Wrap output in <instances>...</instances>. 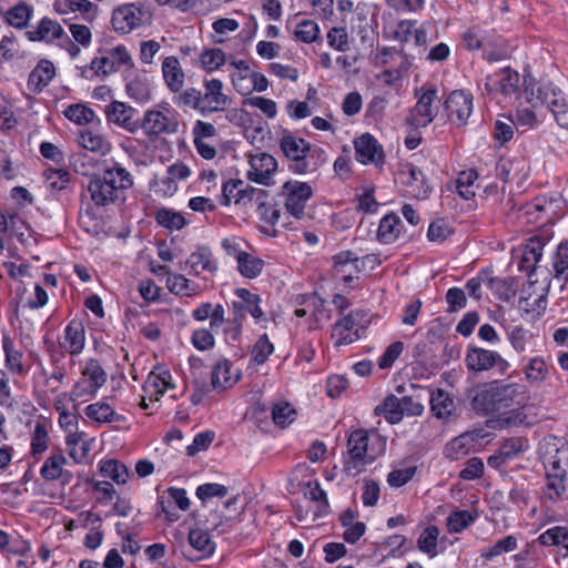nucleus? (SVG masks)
<instances>
[{
	"mask_svg": "<svg viewBox=\"0 0 568 568\" xmlns=\"http://www.w3.org/2000/svg\"><path fill=\"white\" fill-rule=\"evenodd\" d=\"M109 72L121 71L124 79L135 73L133 60L124 45H118L109 51Z\"/></svg>",
	"mask_w": 568,
	"mask_h": 568,
	"instance_id": "obj_31",
	"label": "nucleus"
},
{
	"mask_svg": "<svg viewBox=\"0 0 568 568\" xmlns=\"http://www.w3.org/2000/svg\"><path fill=\"white\" fill-rule=\"evenodd\" d=\"M365 315L361 311H352L343 318L338 320L332 328V339L334 346L339 347L348 345L359 339V333L356 328Z\"/></svg>",
	"mask_w": 568,
	"mask_h": 568,
	"instance_id": "obj_12",
	"label": "nucleus"
},
{
	"mask_svg": "<svg viewBox=\"0 0 568 568\" xmlns=\"http://www.w3.org/2000/svg\"><path fill=\"white\" fill-rule=\"evenodd\" d=\"M161 72L165 87L171 93H178L184 88L185 72L175 55L163 58Z\"/></svg>",
	"mask_w": 568,
	"mask_h": 568,
	"instance_id": "obj_18",
	"label": "nucleus"
},
{
	"mask_svg": "<svg viewBox=\"0 0 568 568\" xmlns=\"http://www.w3.org/2000/svg\"><path fill=\"white\" fill-rule=\"evenodd\" d=\"M464 45L467 50H479L488 41V31L479 27H471L463 34Z\"/></svg>",
	"mask_w": 568,
	"mask_h": 568,
	"instance_id": "obj_60",
	"label": "nucleus"
},
{
	"mask_svg": "<svg viewBox=\"0 0 568 568\" xmlns=\"http://www.w3.org/2000/svg\"><path fill=\"white\" fill-rule=\"evenodd\" d=\"M141 126L144 133L151 136L173 133L176 131L178 123L159 110H149L143 116Z\"/></svg>",
	"mask_w": 568,
	"mask_h": 568,
	"instance_id": "obj_22",
	"label": "nucleus"
},
{
	"mask_svg": "<svg viewBox=\"0 0 568 568\" xmlns=\"http://www.w3.org/2000/svg\"><path fill=\"white\" fill-rule=\"evenodd\" d=\"M477 515H473L468 510H455L447 517L448 531L459 534L475 523Z\"/></svg>",
	"mask_w": 568,
	"mask_h": 568,
	"instance_id": "obj_52",
	"label": "nucleus"
},
{
	"mask_svg": "<svg viewBox=\"0 0 568 568\" xmlns=\"http://www.w3.org/2000/svg\"><path fill=\"white\" fill-rule=\"evenodd\" d=\"M173 387L174 384L172 383L170 371L156 367L148 375L143 390L151 400H159L169 388Z\"/></svg>",
	"mask_w": 568,
	"mask_h": 568,
	"instance_id": "obj_23",
	"label": "nucleus"
},
{
	"mask_svg": "<svg viewBox=\"0 0 568 568\" xmlns=\"http://www.w3.org/2000/svg\"><path fill=\"white\" fill-rule=\"evenodd\" d=\"M105 184L106 170H103V175H94L90 180L88 191L91 194L94 206H88L80 216V224L83 230L97 237H103L106 234V222L103 215L99 213L106 203Z\"/></svg>",
	"mask_w": 568,
	"mask_h": 568,
	"instance_id": "obj_5",
	"label": "nucleus"
},
{
	"mask_svg": "<svg viewBox=\"0 0 568 568\" xmlns=\"http://www.w3.org/2000/svg\"><path fill=\"white\" fill-rule=\"evenodd\" d=\"M548 367L542 357L536 356L529 359L526 368L525 376L529 383H541L546 379Z\"/></svg>",
	"mask_w": 568,
	"mask_h": 568,
	"instance_id": "obj_58",
	"label": "nucleus"
},
{
	"mask_svg": "<svg viewBox=\"0 0 568 568\" xmlns=\"http://www.w3.org/2000/svg\"><path fill=\"white\" fill-rule=\"evenodd\" d=\"M84 379L75 385L77 395L95 394L106 382L105 372L101 364L93 358L87 361L83 371Z\"/></svg>",
	"mask_w": 568,
	"mask_h": 568,
	"instance_id": "obj_16",
	"label": "nucleus"
},
{
	"mask_svg": "<svg viewBox=\"0 0 568 568\" xmlns=\"http://www.w3.org/2000/svg\"><path fill=\"white\" fill-rule=\"evenodd\" d=\"M132 184V176L125 169L118 166V164L109 168V202L123 203L125 192Z\"/></svg>",
	"mask_w": 568,
	"mask_h": 568,
	"instance_id": "obj_19",
	"label": "nucleus"
},
{
	"mask_svg": "<svg viewBox=\"0 0 568 568\" xmlns=\"http://www.w3.org/2000/svg\"><path fill=\"white\" fill-rule=\"evenodd\" d=\"M155 221L159 225L169 230H181L185 226V217L171 209H159L155 213Z\"/></svg>",
	"mask_w": 568,
	"mask_h": 568,
	"instance_id": "obj_51",
	"label": "nucleus"
},
{
	"mask_svg": "<svg viewBox=\"0 0 568 568\" xmlns=\"http://www.w3.org/2000/svg\"><path fill=\"white\" fill-rule=\"evenodd\" d=\"M551 273L555 278L568 283V241L561 242L552 254Z\"/></svg>",
	"mask_w": 568,
	"mask_h": 568,
	"instance_id": "obj_39",
	"label": "nucleus"
},
{
	"mask_svg": "<svg viewBox=\"0 0 568 568\" xmlns=\"http://www.w3.org/2000/svg\"><path fill=\"white\" fill-rule=\"evenodd\" d=\"M55 75L53 63L47 59L40 60L30 72L27 87L29 91L38 94L47 88Z\"/></svg>",
	"mask_w": 568,
	"mask_h": 568,
	"instance_id": "obj_25",
	"label": "nucleus"
},
{
	"mask_svg": "<svg viewBox=\"0 0 568 568\" xmlns=\"http://www.w3.org/2000/svg\"><path fill=\"white\" fill-rule=\"evenodd\" d=\"M204 92H201L202 108L213 112L224 111L232 102L231 98L223 93V82L219 79L204 80Z\"/></svg>",
	"mask_w": 568,
	"mask_h": 568,
	"instance_id": "obj_13",
	"label": "nucleus"
},
{
	"mask_svg": "<svg viewBox=\"0 0 568 568\" xmlns=\"http://www.w3.org/2000/svg\"><path fill=\"white\" fill-rule=\"evenodd\" d=\"M478 179V173L474 169L462 171L456 180L457 193L465 200L475 196L474 183Z\"/></svg>",
	"mask_w": 568,
	"mask_h": 568,
	"instance_id": "obj_55",
	"label": "nucleus"
},
{
	"mask_svg": "<svg viewBox=\"0 0 568 568\" xmlns=\"http://www.w3.org/2000/svg\"><path fill=\"white\" fill-rule=\"evenodd\" d=\"M495 351L469 346L465 357V364L468 371L485 372L494 367Z\"/></svg>",
	"mask_w": 568,
	"mask_h": 568,
	"instance_id": "obj_30",
	"label": "nucleus"
},
{
	"mask_svg": "<svg viewBox=\"0 0 568 568\" xmlns=\"http://www.w3.org/2000/svg\"><path fill=\"white\" fill-rule=\"evenodd\" d=\"M65 463V457L62 454L50 456L40 469L41 476L45 480H55L62 474V467Z\"/></svg>",
	"mask_w": 568,
	"mask_h": 568,
	"instance_id": "obj_59",
	"label": "nucleus"
},
{
	"mask_svg": "<svg viewBox=\"0 0 568 568\" xmlns=\"http://www.w3.org/2000/svg\"><path fill=\"white\" fill-rule=\"evenodd\" d=\"M496 78L499 92L503 95H510L517 92L520 80V75L517 71H514L510 68H504L496 72Z\"/></svg>",
	"mask_w": 568,
	"mask_h": 568,
	"instance_id": "obj_46",
	"label": "nucleus"
},
{
	"mask_svg": "<svg viewBox=\"0 0 568 568\" xmlns=\"http://www.w3.org/2000/svg\"><path fill=\"white\" fill-rule=\"evenodd\" d=\"M233 364L226 358L219 359L212 367L211 387L214 390H225L240 378L239 372H233Z\"/></svg>",
	"mask_w": 568,
	"mask_h": 568,
	"instance_id": "obj_24",
	"label": "nucleus"
},
{
	"mask_svg": "<svg viewBox=\"0 0 568 568\" xmlns=\"http://www.w3.org/2000/svg\"><path fill=\"white\" fill-rule=\"evenodd\" d=\"M31 41H52L64 36L63 28L55 21L43 18L34 30L27 32Z\"/></svg>",
	"mask_w": 568,
	"mask_h": 568,
	"instance_id": "obj_34",
	"label": "nucleus"
},
{
	"mask_svg": "<svg viewBox=\"0 0 568 568\" xmlns=\"http://www.w3.org/2000/svg\"><path fill=\"white\" fill-rule=\"evenodd\" d=\"M142 14L140 7L128 3L113 10L111 22L116 32L126 34L140 26Z\"/></svg>",
	"mask_w": 568,
	"mask_h": 568,
	"instance_id": "obj_15",
	"label": "nucleus"
},
{
	"mask_svg": "<svg viewBox=\"0 0 568 568\" xmlns=\"http://www.w3.org/2000/svg\"><path fill=\"white\" fill-rule=\"evenodd\" d=\"M43 178L48 189L52 191H63L69 186L71 174L64 169L48 168L43 171Z\"/></svg>",
	"mask_w": 568,
	"mask_h": 568,
	"instance_id": "obj_47",
	"label": "nucleus"
},
{
	"mask_svg": "<svg viewBox=\"0 0 568 568\" xmlns=\"http://www.w3.org/2000/svg\"><path fill=\"white\" fill-rule=\"evenodd\" d=\"M49 432L44 422H37L31 435V453L34 457L41 456L48 449Z\"/></svg>",
	"mask_w": 568,
	"mask_h": 568,
	"instance_id": "obj_53",
	"label": "nucleus"
},
{
	"mask_svg": "<svg viewBox=\"0 0 568 568\" xmlns=\"http://www.w3.org/2000/svg\"><path fill=\"white\" fill-rule=\"evenodd\" d=\"M85 343V331L81 321L72 320L64 328V337L61 346L71 355H79Z\"/></svg>",
	"mask_w": 568,
	"mask_h": 568,
	"instance_id": "obj_28",
	"label": "nucleus"
},
{
	"mask_svg": "<svg viewBox=\"0 0 568 568\" xmlns=\"http://www.w3.org/2000/svg\"><path fill=\"white\" fill-rule=\"evenodd\" d=\"M280 146L284 155L290 159L288 168L295 174L314 172L326 161V154L322 148L312 146L304 139L290 132L282 135Z\"/></svg>",
	"mask_w": 568,
	"mask_h": 568,
	"instance_id": "obj_4",
	"label": "nucleus"
},
{
	"mask_svg": "<svg viewBox=\"0 0 568 568\" xmlns=\"http://www.w3.org/2000/svg\"><path fill=\"white\" fill-rule=\"evenodd\" d=\"M399 409V397L392 394L386 396L374 412L377 416H383L389 424H397L402 420Z\"/></svg>",
	"mask_w": 568,
	"mask_h": 568,
	"instance_id": "obj_43",
	"label": "nucleus"
},
{
	"mask_svg": "<svg viewBox=\"0 0 568 568\" xmlns=\"http://www.w3.org/2000/svg\"><path fill=\"white\" fill-rule=\"evenodd\" d=\"M125 81V92L126 94L138 101V102H148L151 99V90L150 84L146 79L141 78L138 73H133Z\"/></svg>",
	"mask_w": 568,
	"mask_h": 568,
	"instance_id": "obj_38",
	"label": "nucleus"
},
{
	"mask_svg": "<svg viewBox=\"0 0 568 568\" xmlns=\"http://www.w3.org/2000/svg\"><path fill=\"white\" fill-rule=\"evenodd\" d=\"M550 282H548L545 286L541 287V293L534 298L532 303L530 300L532 297L531 293H528L527 296H521L519 300V304L523 305L526 312H534L540 315L545 312L547 307V295L549 292Z\"/></svg>",
	"mask_w": 568,
	"mask_h": 568,
	"instance_id": "obj_57",
	"label": "nucleus"
},
{
	"mask_svg": "<svg viewBox=\"0 0 568 568\" xmlns=\"http://www.w3.org/2000/svg\"><path fill=\"white\" fill-rule=\"evenodd\" d=\"M274 352V345L271 343L267 334L261 335L255 342L252 349V359L255 364H264L270 355Z\"/></svg>",
	"mask_w": 568,
	"mask_h": 568,
	"instance_id": "obj_62",
	"label": "nucleus"
},
{
	"mask_svg": "<svg viewBox=\"0 0 568 568\" xmlns=\"http://www.w3.org/2000/svg\"><path fill=\"white\" fill-rule=\"evenodd\" d=\"M473 94L465 90H455L446 99L444 103L450 123L463 126L467 123L473 112Z\"/></svg>",
	"mask_w": 568,
	"mask_h": 568,
	"instance_id": "obj_10",
	"label": "nucleus"
},
{
	"mask_svg": "<svg viewBox=\"0 0 568 568\" xmlns=\"http://www.w3.org/2000/svg\"><path fill=\"white\" fill-rule=\"evenodd\" d=\"M521 97L532 108L546 105L558 125L568 129V99L554 83H536L531 75H525Z\"/></svg>",
	"mask_w": 568,
	"mask_h": 568,
	"instance_id": "obj_2",
	"label": "nucleus"
},
{
	"mask_svg": "<svg viewBox=\"0 0 568 568\" xmlns=\"http://www.w3.org/2000/svg\"><path fill=\"white\" fill-rule=\"evenodd\" d=\"M2 349L7 369L14 375L24 376L27 371L22 364L23 354L14 347L13 342L8 335L2 337Z\"/></svg>",
	"mask_w": 568,
	"mask_h": 568,
	"instance_id": "obj_32",
	"label": "nucleus"
},
{
	"mask_svg": "<svg viewBox=\"0 0 568 568\" xmlns=\"http://www.w3.org/2000/svg\"><path fill=\"white\" fill-rule=\"evenodd\" d=\"M546 243L547 239L542 235L530 236L524 245L521 260L518 264L519 270L528 272L530 276L542 257Z\"/></svg>",
	"mask_w": 568,
	"mask_h": 568,
	"instance_id": "obj_21",
	"label": "nucleus"
},
{
	"mask_svg": "<svg viewBox=\"0 0 568 568\" xmlns=\"http://www.w3.org/2000/svg\"><path fill=\"white\" fill-rule=\"evenodd\" d=\"M173 94L172 101L176 106L199 111L204 116L210 114V109L202 108L200 90L195 88H187Z\"/></svg>",
	"mask_w": 568,
	"mask_h": 568,
	"instance_id": "obj_33",
	"label": "nucleus"
},
{
	"mask_svg": "<svg viewBox=\"0 0 568 568\" xmlns=\"http://www.w3.org/2000/svg\"><path fill=\"white\" fill-rule=\"evenodd\" d=\"M159 271L168 274L166 286L171 293L191 296L196 293L197 286L182 274H170L165 265H160Z\"/></svg>",
	"mask_w": 568,
	"mask_h": 568,
	"instance_id": "obj_35",
	"label": "nucleus"
},
{
	"mask_svg": "<svg viewBox=\"0 0 568 568\" xmlns=\"http://www.w3.org/2000/svg\"><path fill=\"white\" fill-rule=\"evenodd\" d=\"M114 498L115 501L112 504V508L109 511V516L116 515L128 517L133 510L130 498L120 497L114 487L109 484V501H112Z\"/></svg>",
	"mask_w": 568,
	"mask_h": 568,
	"instance_id": "obj_63",
	"label": "nucleus"
},
{
	"mask_svg": "<svg viewBox=\"0 0 568 568\" xmlns=\"http://www.w3.org/2000/svg\"><path fill=\"white\" fill-rule=\"evenodd\" d=\"M430 412L444 422H449L457 416L455 397L443 388H436L429 396Z\"/></svg>",
	"mask_w": 568,
	"mask_h": 568,
	"instance_id": "obj_17",
	"label": "nucleus"
},
{
	"mask_svg": "<svg viewBox=\"0 0 568 568\" xmlns=\"http://www.w3.org/2000/svg\"><path fill=\"white\" fill-rule=\"evenodd\" d=\"M282 194L285 197L286 211L296 219L304 216L307 201L313 195V190L306 182L288 181L282 186Z\"/></svg>",
	"mask_w": 568,
	"mask_h": 568,
	"instance_id": "obj_8",
	"label": "nucleus"
},
{
	"mask_svg": "<svg viewBox=\"0 0 568 568\" xmlns=\"http://www.w3.org/2000/svg\"><path fill=\"white\" fill-rule=\"evenodd\" d=\"M234 294L237 300L231 303L232 315L245 320L246 314H250L256 323L266 321L265 313L261 306L262 297L258 294L244 287L236 288Z\"/></svg>",
	"mask_w": 568,
	"mask_h": 568,
	"instance_id": "obj_9",
	"label": "nucleus"
},
{
	"mask_svg": "<svg viewBox=\"0 0 568 568\" xmlns=\"http://www.w3.org/2000/svg\"><path fill=\"white\" fill-rule=\"evenodd\" d=\"M33 13V8L26 3L20 2L17 6L10 8L6 14L4 19L8 24L14 27L17 29H23L28 26Z\"/></svg>",
	"mask_w": 568,
	"mask_h": 568,
	"instance_id": "obj_40",
	"label": "nucleus"
},
{
	"mask_svg": "<svg viewBox=\"0 0 568 568\" xmlns=\"http://www.w3.org/2000/svg\"><path fill=\"white\" fill-rule=\"evenodd\" d=\"M437 92L435 87H422L419 91L416 92V97L418 98L417 103L406 118V123L409 126L414 129L426 128L433 122L436 115L433 103L437 99Z\"/></svg>",
	"mask_w": 568,
	"mask_h": 568,
	"instance_id": "obj_7",
	"label": "nucleus"
},
{
	"mask_svg": "<svg viewBox=\"0 0 568 568\" xmlns=\"http://www.w3.org/2000/svg\"><path fill=\"white\" fill-rule=\"evenodd\" d=\"M518 546L517 538L513 535H508L505 538L496 541L493 546L483 549L481 558L487 561L493 560L495 557L515 550Z\"/></svg>",
	"mask_w": 568,
	"mask_h": 568,
	"instance_id": "obj_54",
	"label": "nucleus"
},
{
	"mask_svg": "<svg viewBox=\"0 0 568 568\" xmlns=\"http://www.w3.org/2000/svg\"><path fill=\"white\" fill-rule=\"evenodd\" d=\"M236 262L239 272L246 278L257 277L264 267L263 260L255 257L246 252L239 255V260Z\"/></svg>",
	"mask_w": 568,
	"mask_h": 568,
	"instance_id": "obj_45",
	"label": "nucleus"
},
{
	"mask_svg": "<svg viewBox=\"0 0 568 568\" xmlns=\"http://www.w3.org/2000/svg\"><path fill=\"white\" fill-rule=\"evenodd\" d=\"M403 229L404 224L400 217L396 213L389 212L379 221L376 240L384 245L392 244L399 239Z\"/></svg>",
	"mask_w": 568,
	"mask_h": 568,
	"instance_id": "obj_26",
	"label": "nucleus"
},
{
	"mask_svg": "<svg viewBox=\"0 0 568 568\" xmlns=\"http://www.w3.org/2000/svg\"><path fill=\"white\" fill-rule=\"evenodd\" d=\"M403 174L406 176L404 183L408 189V193L413 197L417 200H426L430 196L433 187L419 168L413 164H407Z\"/></svg>",
	"mask_w": 568,
	"mask_h": 568,
	"instance_id": "obj_20",
	"label": "nucleus"
},
{
	"mask_svg": "<svg viewBox=\"0 0 568 568\" xmlns=\"http://www.w3.org/2000/svg\"><path fill=\"white\" fill-rule=\"evenodd\" d=\"M135 114L136 110L124 102L114 100L109 105V122H113L130 132L136 129Z\"/></svg>",
	"mask_w": 568,
	"mask_h": 568,
	"instance_id": "obj_29",
	"label": "nucleus"
},
{
	"mask_svg": "<svg viewBox=\"0 0 568 568\" xmlns=\"http://www.w3.org/2000/svg\"><path fill=\"white\" fill-rule=\"evenodd\" d=\"M439 529L436 526H427L417 538V548L429 558L437 556V541Z\"/></svg>",
	"mask_w": 568,
	"mask_h": 568,
	"instance_id": "obj_44",
	"label": "nucleus"
},
{
	"mask_svg": "<svg viewBox=\"0 0 568 568\" xmlns=\"http://www.w3.org/2000/svg\"><path fill=\"white\" fill-rule=\"evenodd\" d=\"M321 29L314 20L303 19L297 22L294 37L303 43H313L320 39Z\"/></svg>",
	"mask_w": 568,
	"mask_h": 568,
	"instance_id": "obj_49",
	"label": "nucleus"
},
{
	"mask_svg": "<svg viewBox=\"0 0 568 568\" xmlns=\"http://www.w3.org/2000/svg\"><path fill=\"white\" fill-rule=\"evenodd\" d=\"M347 456L345 462L347 469L372 464L385 453L386 437L378 434L376 429L356 428L347 436Z\"/></svg>",
	"mask_w": 568,
	"mask_h": 568,
	"instance_id": "obj_3",
	"label": "nucleus"
},
{
	"mask_svg": "<svg viewBox=\"0 0 568 568\" xmlns=\"http://www.w3.org/2000/svg\"><path fill=\"white\" fill-rule=\"evenodd\" d=\"M404 351V343L400 341L389 344L383 355L378 358V367L381 369H388L393 366L395 361L400 356Z\"/></svg>",
	"mask_w": 568,
	"mask_h": 568,
	"instance_id": "obj_64",
	"label": "nucleus"
},
{
	"mask_svg": "<svg viewBox=\"0 0 568 568\" xmlns=\"http://www.w3.org/2000/svg\"><path fill=\"white\" fill-rule=\"evenodd\" d=\"M297 417L296 409L288 402H277L272 405V419L281 428L288 427Z\"/></svg>",
	"mask_w": 568,
	"mask_h": 568,
	"instance_id": "obj_42",
	"label": "nucleus"
},
{
	"mask_svg": "<svg viewBox=\"0 0 568 568\" xmlns=\"http://www.w3.org/2000/svg\"><path fill=\"white\" fill-rule=\"evenodd\" d=\"M506 334L511 347L518 354L526 352L532 339V333L521 325L508 327Z\"/></svg>",
	"mask_w": 568,
	"mask_h": 568,
	"instance_id": "obj_41",
	"label": "nucleus"
},
{
	"mask_svg": "<svg viewBox=\"0 0 568 568\" xmlns=\"http://www.w3.org/2000/svg\"><path fill=\"white\" fill-rule=\"evenodd\" d=\"M488 287L503 302H509L517 293V284L514 277H494L489 274Z\"/></svg>",
	"mask_w": 568,
	"mask_h": 568,
	"instance_id": "obj_37",
	"label": "nucleus"
},
{
	"mask_svg": "<svg viewBox=\"0 0 568 568\" xmlns=\"http://www.w3.org/2000/svg\"><path fill=\"white\" fill-rule=\"evenodd\" d=\"M248 184L242 180H229L223 183L222 186V195L220 199V204L222 206H229L232 201L236 205L245 206V201H237V199L244 197L246 195V189Z\"/></svg>",
	"mask_w": 568,
	"mask_h": 568,
	"instance_id": "obj_36",
	"label": "nucleus"
},
{
	"mask_svg": "<svg viewBox=\"0 0 568 568\" xmlns=\"http://www.w3.org/2000/svg\"><path fill=\"white\" fill-rule=\"evenodd\" d=\"M525 386L500 381L481 383L465 392L471 409L481 416L491 415L519 405L525 398Z\"/></svg>",
	"mask_w": 568,
	"mask_h": 568,
	"instance_id": "obj_1",
	"label": "nucleus"
},
{
	"mask_svg": "<svg viewBox=\"0 0 568 568\" xmlns=\"http://www.w3.org/2000/svg\"><path fill=\"white\" fill-rule=\"evenodd\" d=\"M63 115L77 123V124H88L93 121L94 119V112L92 109L88 108L85 104L82 103H74L70 104L64 111Z\"/></svg>",
	"mask_w": 568,
	"mask_h": 568,
	"instance_id": "obj_56",
	"label": "nucleus"
},
{
	"mask_svg": "<svg viewBox=\"0 0 568 568\" xmlns=\"http://www.w3.org/2000/svg\"><path fill=\"white\" fill-rule=\"evenodd\" d=\"M355 159L364 164H373L377 168L385 163L383 145L371 133H363L354 140Z\"/></svg>",
	"mask_w": 568,
	"mask_h": 568,
	"instance_id": "obj_11",
	"label": "nucleus"
},
{
	"mask_svg": "<svg viewBox=\"0 0 568 568\" xmlns=\"http://www.w3.org/2000/svg\"><path fill=\"white\" fill-rule=\"evenodd\" d=\"M546 487L548 498L558 500L566 491V478L568 474V444H562L545 462Z\"/></svg>",
	"mask_w": 568,
	"mask_h": 568,
	"instance_id": "obj_6",
	"label": "nucleus"
},
{
	"mask_svg": "<svg viewBox=\"0 0 568 568\" xmlns=\"http://www.w3.org/2000/svg\"><path fill=\"white\" fill-rule=\"evenodd\" d=\"M189 542L195 550L203 552L205 557L213 555L215 550V545L209 532L200 528L190 530Z\"/></svg>",
	"mask_w": 568,
	"mask_h": 568,
	"instance_id": "obj_50",
	"label": "nucleus"
},
{
	"mask_svg": "<svg viewBox=\"0 0 568 568\" xmlns=\"http://www.w3.org/2000/svg\"><path fill=\"white\" fill-rule=\"evenodd\" d=\"M201 68L206 72H214L222 67L226 57L222 49L212 48L203 50L199 55Z\"/></svg>",
	"mask_w": 568,
	"mask_h": 568,
	"instance_id": "obj_48",
	"label": "nucleus"
},
{
	"mask_svg": "<svg viewBox=\"0 0 568 568\" xmlns=\"http://www.w3.org/2000/svg\"><path fill=\"white\" fill-rule=\"evenodd\" d=\"M251 170L247 172L248 180L258 184L268 185L273 174L277 170L275 158L268 153H257L250 159Z\"/></svg>",
	"mask_w": 568,
	"mask_h": 568,
	"instance_id": "obj_14",
	"label": "nucleus"
},
{
	"mask_svg": "<svg viewBox=\"0 0 568 568\" xmlns=\"http://www.w3.org/2000/svg\"><path fill=\"white\" fill-rule=\"evenodd\" d=\"M185 266L190 268V274L199 276L202 271L214 274L217 271V262L213 258L211 250L206 246H200L195 252L191 253L185 262Z\"/></svg>",
	"mask_w": 568,
	"mask_h": 568,
	"instance_id": "obj_27",
	"label": "nucleus"
},
{
	"mask_svg": "<svg viewBox=\"0 0 568 568\" xmlns=\"http://www.w3.org/2000/svg\"><path fill=\"white\" fill-rule=\"evenodd\" d=\"M470 438L468 435H460L453 438L445 447V456L452 460H458L469 452Z\"/></svg>",
	"mask_w": 568,
	"mask_h": 568,
	"instance_id": "obj_61",
	"label": "nucleus"
}]
</instances>
